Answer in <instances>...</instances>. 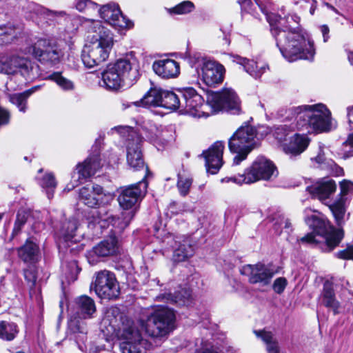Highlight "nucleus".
Returning a JSON list of instances; mask_svg holds the SVG:
<instances>
[{
    "mask_svg": "<svg viewBox=\"0 0 353 353\" xmlns=\"http://www.w3.org/2000/svg\"><path fill=\"white\" fill-rule=\"evenodd\" d=\"M28 217V212L24 210L18 211L17 218L14 222V228L11 234V239L19 234L23 225L26 224Z\"/></svg>",
    "mask_w": 353,
    "mask_h": 353,
    "instance_id": "nucleus-48",
    "label": "nucleus"
},
{
    "mask_svg": "<svg viewBox=\"0 0 353 353\" xmlns=\"http://www.w3.org/2000/svg\"><path fill=\"white\" fill-rule=\"evenodd\" d=\"M333 214L335 221L339 226L344 223V216L346 211L345 198L340 197L333 203L327 204Z\"/></svg>",
    "mask_w": 353,
    "mask_h": 353,
    "instance_id": "nucleus-41",
    "label": "nucleus"
},
{
    "mask_svg": "<svg viewBox=\"0 0 353 353\" xmlns=\"http://www.w3.org/2000/svg\"><path fill=\"white\" fill-rule=\"evenodd\" d=\"M77 221L76 219H70L63 224L60 229L61 236L65 241H72L77 230Z\"/></svg>",
    "mask_w": 353,
    "mask_h": 353,
    "instance_id": "nucleus-46",
    "label": "nucleus"
},
{
    "mask_svg": "<svg viewBox=\"0 0 353 353\" xmlns=\"http://www.w3.org/2000/svg\"><path fill=\"white\" fill-rule=\"evenodd\" d=\"M194 8V4L189 1H183L172 8V12L178 14H184L190 12Z\"/></svg>",
    "mask_w": 353,
    "mask_h": 353,
    "instance_id": "nucleus-53",
    "label": "nucleus"
},
{
    "mask_svg": "<svg viewBox=\"0 0 353 353\" xmlns=\"http://www.w3.org/2000/svg\"><path fill=\"white\" fill-rule=\"evenodd\" d=\"M82 320L72 315L68 322V328L73 334H77V341L79 340L83 342L86 339L88 329L86 323Z\"/></svg>",
    "mask_w": 353,
    "mask_h": 353,
    "instance_id": "nucleus-40",
    "label": "nucleus"
},
{
    "mask_svg": "<svg viewBox=\"0 0 353 353\" xmlns=\"http://www.w3.org/2000/svg\"><path fill=\"white\" fill-rule=\"evenodd\" d=\"M233 62L241 65L243 70L254 79H258L265 72L268 66L265 65H259L254 60H250L239 55H232Z\"/></svg>",
    "mask_w": 353,
    "mask_h": 353,
    "instance_id": "nucleus-31",
    "label": "nucleus"
},
{
    "mask_svg": "<svg viewBox=\"0 0 353 353\" xmlns=\"http://www.w3.org/2000/svg\"><path fill=\"white\" fill-rule=\"evenodd\" d=\"M310 139L306 134H295L288 144L283 145V151L292 157L300 155L308 147Z\"/></svg>",
    "mask_w": 353,
    "mask_h": 353,
    "instance_id": "nucleus-28",
    "label": "nucleus"
},
{
    "mask_svg": "<svg viewBox=\"0 0 353 353\" xmlns=\"http://www.w3.org/2000/svg\"><path fill=\"white\" fill-rule=\"evenodd\" d=\"M88 43L81 52V60L88 68H93L105 61L112 48L113 35L99 21H92L88 28Z\"/></svg>",
    "mask_w": 353,
    "mask_h": 353,
    "instance_id": "nucleus-4",
    "label": "nucleus"
},
{
    "mask_svg": "<svg viewBox=\"0 0 353 353\" xmlns=\"http://www.w3.org/2000/svg\"><path fill=\"white\" fill-rule=\"evenodd\" d=\"M270 31L282 56L289 62L299 59L313 61L315 55L314 42L299 26L300 17L295 14L284 17L276 14Z\"/></svg>",
    "mask_w": 353,
    "mask_h": 353,
    "instance_id": "nucleus-1",
    "label": "nucleus"
},
{
    "mask_svg": "<svg viewBox=\"0 0 353 353\" xmlns=\"http://www.w3.org/2000/svg\"><path fill=\"white\" fill-rule=\"evenodd\" d=\"M39 185L46 192L49 199L54 196L57 183L54 175L52 173H47L39 180Z\"/></svg>",
    "mask_w": 353,
    "mask_h": 353,
    "instance_id": "nucleus-45",
    "label": "nucleus"
},
{
    "mask_svg": "<svg viewBox=\"0 0 353 353\" xmlns=\"http://www.w3.org/2000/svg\"><path fill=\"white\" fill-rule=\"evenodd\" d=\"M26 52L43 65L54 66L61 62L63 52L56 41L39 38L26 48Z\"/></svg>",
    "mask_w": 353,
    "mask_h": 353,
    "instance_id": "nucleus-10",
    "label": "nucleus"
},
{
    "mask_svg": "<svg viewBox=\"0 0 353 353\" xmlns=\"http://www.w3.org/2000/svg\"><path fill=\"white\" fill-rule=\"evenodd\" d=\"M32 70L31 61L19 56H11L0 61V72L6 74L20 72L23 75H28Z\"/></svg>",
    "mask_w": 353,
    "mask_h": 353,
    "instance_id": "nucleus-22",
    "label": "nucleus"
},
{
    "mask_svg": "<svg viewBox=\"0 0 353 353\" xmlns=\"http://www.w3.org/2000/svg\"><path fill=\"white\" fill-rule=\"evenodd\" d=\"M320 30L323 37V41L327 42L330 38L329 32L330 28L327 25H322L320 26Z\"/></svg>",
    "mask_w": 353,
    "mask_h": 353,
    "instance_id": "nucleus-64",
    "label": "nucleus"
},
{
    "mask_svg": "<svg viewBox=\"0 0 353 353\" xmlns=\"http://www.w3.org/2000/svg\"><path fill=\"white\" fill-rule=\"evenodd\" d=\"M189 62L192 67L196 68L199 74H200L199 68H201L202 79L208 86H212L223 81L225 68L221 64L202 57L199 53L190 55Z\"/></svg>",
    "mask_w": 353,
    "mask_h": 353,
    "instance_id": "nucleus-12",
    "label": "nucleus"
},
{
    "mask_svg": "<svg viewBox=\"0 0 353 353\" xmlns=\"http://www.w3.org/2000/svg\"><path fill=\"white\" fill-rule=\"evenodd\" d=\"M312 161L317 163V168L326 170L331 174L335 176H342L344 174L343 169L338 165L332 159L325 158L323 154H319L316 157L312 159Z\"/></svg>",
    "mask_w": 353,
    "mask_h": 353,
    "instance_id": "nucleus-36",
    "label": "nucleus"
},
{
    "mask_svg": "<svg viewBox=\"0 0 353 353\" xmlns=\"http://www.w3.org/2000/svg\"><path fill=\"white\" fill-rule=\"evenodd\" d=\"M119 252V245L117 238L115 236H110L88 251L86 256L88 262L94 265L100 258L114 256Z\"/></svg>",
    "mask_w": 353,
    "mask_h": 353,
    "instance_id": "nucleus-19",
    "label": "nucleus"
},
{
    "mask_svg": "<svg viewBox=\"0 0 353 353\" xmlns=\"http://www.w3.org/2000/svg\"><path fill=\"white\" fill-rule=\"evenodd\" d=\"M240 273L248 276V281L251 284H257L260 287L268 285L274 275L270 267L261 263L243 265L240 269Z\"/></svg>",
    "mask_w": 353,
    "mask_h": 353,
    "instance_id": "nucleus-17",
    "label": "nucleus"
},
{
    "mask_svg": "<svg viewBox=\"0 0 353 353\" xmlns=\"http://www.w3.org/2000/svg\"><path fill=\"white\" fill-rule=\"evenodd\" d=\"M168 211L172 215H177L188 211V205L185 203L172 201L168 206Z\"/></svg>",
    "mask_w": 353,
    "mask_h": 353,
    "instance_id": "nucleus-52",
    "label": "nucleus"
},
{
    "mask_svg": "<svg viewBox=\"0 0 353 353\" xmlns=\"http://www.w3.org/2000/svg\"><path fill=\"white\" fill-rule=\"evenodd\" d=\"M99 12L101 19L118 30L130 29L134 26V23L122 14L115 3L103 6Z\"/></svg>",
    "mask_w": 353,
    "mask_h": 353,
    "instance_id": "nucleus-16",
    "label": "nucleus"
},
{
    "mask_svg": "<svg viewBox=\"0 0 353 353\" xmlns=\"http://www.w3.org/2000/svg\"><path fill=\"white\" fill-rule=\"evenodd\" d=\"M177 177V188L179 194L182 196H185L190 192V189L192 183V179L181 173H178Z\"/></svg>",
    "mask_w": 353,
    "mask_h": 353,
    "instance_id": "nucleus-49",
    "label": "nucleus"
},
{
    "mask_svg": "<svg viewBox=\"0 0 353 353\" xmlns=\"http://www.w3.org/2000/svg\"><path fill=\"white\" fill-rule=\"evenodd\" d=\"M336 190L335 181L330 179H323L312 185L307 187V191L313 197L318 199L325 204L330 203V198Z\"/></svg>",
    "mask_w": 353,
    "mask_h": 353,
    "instance_id": "nucleus-23",
    "label": "nucleus"
},
{
    "mask_svg": "<svg viewBox=\"0 0 353 353\" xmlns=\"http://www.w3.org/2000/svg\"><path fill=\"white\" fill-rule=\"evenodd\" d=\"M312 161L317 163V168L326 170L331 174L335 176H342L344 174L343 169L338 165L332 159L325 158L323 154H319L316 157L312 159Z\"/></svg>",
    "mask_w": 353,
    "mask_h": 353,
    "instance_id": "nucleus-37",
    "label": "nucleus"
},
{
    "mask_svg": "<svg viewBox=\"0 0 353 353\" xmlns=\"http://www.w3.org/2000/svg\"><path fill=\"white\" fill-rule=\"evenodd\" d=\"M10 113L6 110L0 107V128L9 123Z\"/></svg>",
    "mask_w": 353,
    "mask_h": 353,
    "instance_id": "nucleus-62",
    "label": "nucleus"
},
{
    "mask_svg": "<svg viewBox=\"0 0 353 353\" xmlns=\"http://www.w3.org/2000/svg\"><path fill=\"white\" fill-rule=\"evenodd\" d=\"M105 318L110 322V325L113 328L114 331H117V335L125 325H129V327H134L136 325L134 322L128 319L121 310L116 306L110 307L108 309Z\"/></svg>",
    "mask_w": 353,
    "mask_h": 353,
    "instance_id": "nucleus-26",
    "label": "nucleus"
},
{
    "mask_svg": "<svg viewBox=\"0 0 353 353\" xmlns=\"http://www.w3.org/2000/svg\"><path fill=\"white\" fill-rule=\"evenodd\" d=\"M248 181L251 183L270 180L278 174L274 164L263 156H259L251 165L245 169Z\"/></svg>",
    "mask_w": 353,
    "mask_h": 353,
    "instance_id": "nucleus-14",
    "label": "nucleus"
},
{
    "mask_svg": "<svg viewBox=\"0 0 353 353\" xmlns=\"http://www.w3.org/2000/svg\"><path fill=\"white\" fill-rule=\"evenodd\" d=\"M50 79L56 82L59 86L65 90L73 89L74 85L72 82L61 76L60 73H53L50 76Z\"/></svg>",
    "mask_w": 353,
    "mask_h": 353,
    "instance_id": "nucleus-51",
    "label": "nucleus"
},
{
    "mask_svg": "<svg viewBox=\"0 0 353 353\" xmlns=\"http://www.w3.org/2000/svg\"><path fill=\"white\" fill-rule=\"evenodd\" d=\"M161 90L151 88L139 100L132 103L135 106H143L145 108L161 106Z\"/></svg>",
    "mask_w": 353,
    "mask_h": 353,
    "instance_id": "nucleus-35",
    "label": "nucleus"
},
{
    "mask_svg": "<svg viewBox=\"0 0 353 353\" xmlns=\"http://www.w3.org/2000/svg\"><path fill=\"white\" fill-rule=\"evenodd\" d=\"M193 254L192 246L190 241L185 239L174 250L172 259L174 262H181L192 256Z\"/></svg>",
    "mask_w": 353,
    "mask_h": 353,
    "instance_id": "nucleus-42",
    "label": "nucleus"
},
{
    "mask_svg": "<svg viewBox=\"0 0 353 353\" xmlns=\"http://www.w3.org/2000/svg\"><path fill=\"white\" fill-rule=\"evenodd\" d=\"M319 301L321 305L332 310L334 314L339 313L340 303L336 299L333 284L331 282L326 281L324 283Z\"/></svg>",
    "mask_w": 353,
    "mask_h": 353,
    "instance_id": "nucleus-29",
    "label": "nucleus"
},
{
    "mask_svg": "<svg viewBox=\"0 0 353 353\" xmlns=\"http://www.w3.org/2000/svg\"><path fill=\"white\" fill-rule=\"evenodd\" d=\"M256 130L250 125H242L229 139L230 151L234 156L232 165H238L246 159L248 154L257 145Z\"/></svg>",
    "mask_w": 353,
    "mask_h": 353,
    "instance_id": "nucleus-8",
    "label": "nucleus"
},
{
    "mask_svg": "<svg viewBox=\"0 0 353 353\" xmlns=\"http://www.w3.org/2000/svg\"><path fill=\"white\" fill-rule=\"evenodd\" d=\"M25 279L34 285L37 281L35 273L32 270H24L23 272Z\"/></svg>",
    "mask_w": 353,
    "mask_h": 353,
    "instance_id": "nucleus-63",
    "label": "nucleus"
},
{
    "mask_svg": "<svg viewBox=\"0 0 353 353\" xmlns=\"http://www.w3.org/2000/svg\"><path fill=\"white\" fill-rule=\"evenodd\" d=\"M223 150L224 143L223 141H216L201 154L205 159V165L208 173L215 174L221 168Z\"/></svg>",
    "mask_w": 353,
    "mask_h": 353,
    "instance_id": "nucleus-21",
    "label": "nucleus"
},
{
    "mask_svg": "<svg viewBox=\"0 0 353 353\" xmlns=\"http://www.w3.org/2000/svg\"><path fill=\"white\" fill-rule=\"evenodd\" d=\"M19 332L16 323L7 321L0 322V339L5 341H12Z\"/></svg>",
    "mask_w": 353,
    "mask_h": 353,
    "instance_id": "nucleus-44",
    "label": "nucleus"
},
{
    "mask_svg": "<svg viewBox=\"0 0 353 353\" xmlns=\"http://www.w3.org/2000/svg\"><path fill=\"white\" fill-rule=\"evenodd\" d=\"M138 74L137 70H132V64L128 59H121L115 63L108 65L101 73L102 86L110 91H117L128 82L133 83Z\"/></svg>",
    "mask_w": 353,
    "mask_h": 353,
    "instance_id": "nucleus-7",
    "label": "nucleus"
},
{
    "mask_svg": "<svg viewBox=\"0 0 353 353\" xmlns=\"http://www.w3.org/2000/svg\"><path fill=\"white\" fill-rule=\"evenodd\" d=\"M288 284L287 279L284 277H279L274 281L272 288L277 294H281Z\"/></svg>",
    "mask_w": 353,
    "mask_h": 353,
    "instance_id": "nucleus-57",
    "label": "nucleus"
},
{
    "mask_svg": "<svg viewBox=\"0 0 353 353\" xmlns=\"http://www.w3.org/2000/svg\"><path fill=\"white\" fill-rule=\"evenodd\" d=\"M221 183H229L232 182L237 185H242L243 183L245 184H250V182L248 181L247 179V174H246V170H245V172L243 174H239L238 176H227L225 178H223L221 180Z\"/></svg>",
    "mask_w": 353,
    "mask_h": 353,
    "instance_id": "nucleus-54",
    "label": "nucleus"
},
{
    "mask_svg": "<svg viewBox=\"0 0 353 353\" xmlns=\"http://www.w3.org/2000/svg\"><path fill=\"white\" fill-rule=\"evenodd\" d=\"M94 291L101 299H115L119 294V283L113 272L104 270L95 274Z\"/></svg>",
    "mask_w": 353,
    "mask_h": 353,
    "instance_id": "nucleus-13",
    "label": "nucleus"
},
{
    "mask_svg": "<svg viewBox=\"0 0 353 353\" xmlns=\"http://www.w3.org/2000/svg\"><path fill=\"white\" fill-rule=\"evenodd\" d=\"M147 188L148 183L144 179L135 184L121 188L117 199L120 206L124 210L131 209L145 194Z\"/></svg>",
    "mask_w": 353,
    "mask_h": 353,
    "instance_id": "nucleus-18",
    "label": "nucleus"
},
{
    "mask_svg": "<svg viewBox=\"0 0 353 353\" xmlns=\"http://www.w3.org/2000/svg\"><path fill=\"white\" fill-rule=\"evenodd\" d=\"M112 132H117L127 139V162L128 165L134 171L141 169L145 170V178L149 174L148 167L145 165L141 150L142 138L137 134L132 128L125 126H115L111 129Z\"/></svg>",
    "mask_w": 353,
    "mask_h": 353,
    "instance_id": "nucleus-9",
    "label": "nucleus"
},
{
    "mask_svg": "<svg viewBox=\"0 0 353 353\" xmlns=\"http://www.w3.org/2000/svg\"><path fill=\"white\" fill-rule=\"evenodd\" d=\"M79 197L85 205L92 208H99L97 211V217L94 221L105 227L111 224L121 230H124L129 224L130 221H122L106 210L105 207L108 206L114 201V195L109 192H105L103 188L98 184L88 185L79 189Z\"/></svg>",
    "mask_w": 353,
    "mask_h": 353,
    "instance_id": "nucleus-6",
    "label": "nucleus"
},
{
    "mask_svg": "<svg viewBox=\"0 0 353 353\" xmlns=\"http://www.w3.org/2000/svg\"><path fill=\"white\" fill-rule=\"evenodd\" d=\"M238 2L243 11L250 14L258 7L265 15L266 19L270 25H273V17L275 18V20H278L276 14L269 12L268 8L262 6L259 0H239Z\"/></svg>",
    "mask_w": 353,
    "mask_h": 353,
    "instance_id": "nucleus-33",
    "label": "nucleus"
},
{
    "mask_svg": "<svg viewBox=\"0 0 353 353\" xmlns=\"http://www.w3.org/2000/svg\"><path fill=\"white\" fill-rule=\"evenodd\" d=\"M335 256L341 259L353 260V245H348L346 249L337 252Z\"/></svg>",
    "mask_w": 353,
    "mask_h": 353,
    "instance_id": "nucleus-56",
    "label": "nucleus"
},
{
    "mask_svg": "<svg viewBox=\"0 0 353 353\" xmlns=\"http://www.w3.org/2000/svg\"><path fill=\"white\" fill-rule=\"evenodd\" d=\"M347 145H349L351 148V150L349 151H346L344 150V159H347L353 156V133L350 134L347 141L343 143L344 147H346Z\"/></svg>",
    "mask_w": 353,
    "mask_h": 353,
    "instance_id": "nucleus-60",
    "label": "nucleus"
},
{
    "mask_svg": "<svg viewBox=\"0 0 353 353\" xmlns=\"http://www.w3.org/2000/svg\"><path fill=\"white\" fill-rule=\"evenodd\" d=\"M305 221L313 231L297 239L299 243L303 245H319L321 241L316 237L319 236L323 241L321 245L322 250L331 252L339 245L344 236L342 229L332 227L326 217L319 212L315 211L312 214L307 215Z\"/></svg>",
    "mask_w": 353,
    "mask_h": 353,
    "instance_id": "nucleus-5",
    "label": "nucleus"
},
{
    "mask_svg": "<svg viewBox=\"0 0 353 353\" xmlns=\"http://www.w3.org/2000/svg\"><path fill=\"white\" fill-rule=\"evenodd\" d=\"M145 137L158 150H162L168 144V141L163 137L162 133L157 130H155V132H153L152 130L148 132L147 131Z\"/></svg>",
    "mask_w": 353,
    "mask_h": 353,
    "instance_id": "nucleus-47",
    "label": "nucleus"
},
{
    "mask_svg": "<svg viewBox=\"0 0 353 353\" xmlns=\"http://www.w3.org/2000/svg\"><path fill=\"white\" fill-rule=\"evenodd\" d=\"M174 320V311L167 307L161 306L148 317L143 327L148 336L152 338L162 337L172 329Z\"/></svg>",
    "mask_w": 353,
    "mask_h": 353,
    "instance_id": "nucleus-11",
    "label": "nucleus"
},
{
    "mask_svg": "<svg viewBox=\"0 0 353 353\" xmlns=\"http://www.w3.org/2000/svg\"><path fill=\"white\" fill-rule=\"evenodd\" d=\"M118 338L123 341L120 345L121 353H145L142 349L144 341L136 326L131 327L127 325L121 327Z\"/></svg>",
    "mask_w": 353,
    "mask_h": 353,
    "instance_id": "nucleus-15",
    "label": "nucleus"
},
{
    "mask_svg": "<svg viewBox=\"0 0 353 353\" xmlns=\"http://www.w3.org/2000/svg\"><path fill=\"white\" fill-rule=\"evenodd\" d=\"M190 293L186 290H181L177 293H163L158 295L156 299L158 301H163L166 303H176L179 305L186 304L190 298Z\"/></svg>",
    "mask_w": 353,
    "mask_h": 353,
    "instance_id": "nucleus-38",
    "label": "nucleus"
},
{
    "mask_svg": "<svg viewBox=\"0 0 353 353\" xmlns=\"http://www.w3.org/2000/svg\"><path fill=\"white\" fill-rule=\"evenodd\" d=\"M340 197L345 198L347 194L353 193V182L344 179L340 183Z\"/></svg>",
    "mask_w": 353,
    "mask_h": 353,
    "instance_id": "nucleus-55",
    "label": "nucleus"
},
{
    "mask_svg": "<svg viewBox=\"0 0 353 353\" xmlns=\"http://www.w3.org/2000/svg\"><path fill=\"white\" fill-rule=\"evenodd\" d=\"M92 153L81 163L77 165L78 180L86 179L94 175L103 165L100 159V152L97 145L92 148Z\"/></svg>",
    "mask_w": 353,
    "mask_h": 353,
    "instance_id": "nucleus-20",
    "label": "nucleus"
},
{
    "mask_svg": "<svg viewBox=\"0 0 353 353\" xmlns=\"http://www.w3.org/2000/svg\"><path fill=\"white\" fill-rule=\"evenodd\" d=\"M181 88L176 92L161 90V107L169 110L181 109V96H179Z\"/></svg>",
    "mask_w": 353,
    "mask_h": 353,
    "instance_id": "nucleus-34",
    "label": "nucleus"
},
{
    "mask_svg": "<svg viewBox=\"0 0 353 353\" xmlns=\"http://www.w3.org/2000/svg\"><path fill=\"white\" fill-rule=\"evenodd\" d=\"M75 7L80 11H85L88 8L97 7V4L90 0H75Z\"/></svg>",
    "mask_w": 353,
    "mask_h": 353,
    "instance_id": "nucleus-58",
    "label": "nucleus"
},
{
    "mask_svg": "<svg viewBox=\"0 0 353 353\" xmlns=\"http://www.w3.org/2000/svg\"><path fill=\"white\" fill-rule=\"evenodd\" d=\"M18 256L24 263L33 264L38 261L39 257V247L31 239L17 250Z\"/></svg>",
    "mask_w": 353,
    "mask_h": 353,
    "instance_id": "nucleus-30",
    "label": "nucleus"
},
{
    "mask_svg": "<svg viewBox=\"0 0 353 353\" xmlns=\"http://www.w3.org/2000/svg\"><path fill=\"white\" fill-rule=\"evenodd\" d=\"M152 69L157 74L164 79L174 78L180 72L179 63L170 59L155 61Z\"/></svg>",
    "mask_w": 353,
    "mask_h": 353,
    "instance_id": "nucleus-25",
    "label": "nucleus"
},
{
    "mask_svg": "<svg viewBox=\"0 0 353 353\" xmlns=\"http://www.w3.org/2000/svg\"><path fill=\"white\" fill-rule=\"evenodd\" d=\"M179 96L182 98L181 111L192 117H208L220 111H225L231 114L242 112L241 100L231 88H223L219 92H208L205 105L202 96L192 87L182 88Z\"/></svg>",
    "mask_w": 353,
    "mask_h": 353,
    "instance_id": "nucleus-2",
    "label": "nucleus"
},
{
    "mask_svg": "<svg viewBox=\"0 0 353 353\" xmlns=\"http://www.w3.org/2000/svg\"><path fill=\"white\" fill-rule=\"evenodd\" d=\"M37 89V87L32 88L21 93H17L10 95V101L15 105L19 110L26 112L27 110V101L28 97Z\"/></svg>",
    "mask_w": 353,
    "mask_h": 353,
    "instance_id": "nucleus-43",
    "label": "nucleus"
},
{
    "mask_svg": "<svg viewBox=\"0 0 353 353\" xmlns=\"http://www.w3.org/2000/svg\"><path fill=\"white\" fill-rule=\"evenodd\" d=\"M292 128L287 125H279L272 127L270 133L279 142H282L286 139V137L292 131Z\"/></svg>",
    "mask_w": 353,
    "mask_h": 353,
    "instance_id": "nucleus-50",
    "label": "nucleus"
},
{
    "mask_svg": "<svg viewBox=\"0 0 353 353\" xmlns=\"http://www.w3.org/2000/svg\"><path fill=\"white\" fill-rule=\"evenodd\" d=\"M254 333L265 343L268 353H280L279 342L271 332L260 330H254Z\"/></svg>",
    "mask_w": 353,
    "mask_h": 353,
    "instance_id": "nucleus-39",
    "label": "nucleus"
},
{
    "mask_svg": "<svg viewBox=\"0 0 353 353\" xmlns=\"http://www.w3.org/2000/svg\"><path fill=\"white\" fill-rule=\"evenodd\" d=\"M23 32L20 27L12 24L0 26V46L17 42L22 37Z\"/></svg>",
    "mask_w": 353,
    "mask_h": 353,
    "instance_id": "nucleus-32",
    "label": "nucleus"
},
{
    "mask_svg": "<svg viewBox=\"0 0 353 353\" xmlns=\"http://www.w3.org/2000/svg\"><path fill=\"white\" fill-rule=\"evenodd\" d=\"M23 10L27 14V17L32 18L33 14H35L50 21H53L58 17H63L65 15V12L63 11L50 10L34 2H28L23 6Z\"/></svg>",
    "mask_w": 353,
    "mask_h": 353,
    "instance_id": "nucleus-27",
    "label": "nucleus"
},
{
    "mask_svg": "<svg viewBox=\"0 0 353 353\" xmlns=\"http://www.w3.org/2000/svg\"><path fill=\"white\" fill-rule=\"evenodd\" d=\"M67 268H68L70 276H68V279H71L73 281L77 279V274L79 272L78 266L77 262L75 261H71L67 265Z\"/></svg>",
    "mask_w": 353,
    "mask_h": 353,
    "instance_id": "nucleus-61",
    "label": "nucleus"
},
{
    "mask_svg": "<svg viewBox=\"0 0 353 353\" xmlns=\"http://www.w3.org/2000/svg\"><path fill=\"white\" fill-rule=\"evenodd\" d=\"M202 353H223L219 347L212 344L210 342H202Z\"/></svg>",
    "mask_w": 353,
    "mask_h": 353,
    "instance_id": "nucleus-59",
    "label": "nucleus"
},
{
    "mask_svg": "<svg viewBox=\"0 0 353 353\" xmlns=\"http://www.w3.org/2000/svg\"><path fill=\"white\" fill-rule=\"evenodd\" d=\"M95 312V303L88 296L83 295L75 299L73 307V316L80 319H88L92 318Z\"/></svg>",
    "mask_w": 353,
    "mask_h": 353,
    "instance_id": "nucleus-24",
    "label": "nucleus"
},
{
    "mask_svg": "<svg viewBox=\"0 0 353 353\" xmlns=\"http://www.w3.org/2000/svg\"><path fill=\"white\" fill-rule=\"evenodd\" d=\"M278 115L285 121L295 119L296 129L307 134L325 132L332 129L331 112L322 103L282 108Z\"/></svg>",
    "mask_w": 353,
    "mask_h": 353,
    "instance_id": "nucleus-3",
    "label": "nucleus"
}]
</instances>
